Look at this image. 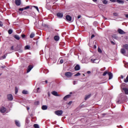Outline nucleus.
<instances>
[{
    "label": "nucleus",
    "instance_id": "f257e3e1",
    "mask_svg": "<svg viewBox=\"0 0 128 128\" xmlns=\"http://www.w3.org/2000/svg\"><path fill=\"white\" fill-rule=\"evenodd\" d=\"M64 112L62 110H58L54 112L55 114L58 116H60L62 115Z\"/></svg>",
    "mask_w": 128,
    "mask_h": 128
},
{
    "label": "nucleus",
    "instance_id": "f03ea898",
    "mask_svg": "<svg viewBox=\"0 0 128 128\" xmlns=\"http://www.w3.org/2000/svg\"><path fill=\"white\" fill-rule=\"evenodd\" d=\"M64 76H66V78H70L72 76V73L70 72H66L64 74Z\"/></svg>",
    "mask_w": 128,
    "mask_h": 128
},
{
    "label": "nucleus",
    "instance_id": "7ed1b4c3",
    "mask_svg": "<svg viewBox=\"0 0 128 128\" xmlns=\"http://www.w3.org/2000/svg\"><path fill=\"white\" fill-rule=\"evenodd\" d=\"M91 62H92V64H98V62H100V60L99 59H91Z\"/></svg>",
    "mask_w": 128,
    "mask_h": 128
},
{
    "label": "nucleus",
    "instance_id": "20e7f679",
    "mask_svg": "<svg viewBox=\"0 0 128 128\" xmlns=\"http://www.w3.org/2000/svg\"><path fill=\"white\" fill-rule=\"evenodd\" d=\"M7 98L8 100L12 101L14 100V96H12V94H8L7 95Z\"/></svg>",
    "mask_w": 128,
    "mask_h": 128
},
{
    "label": "nucleus",
    "instance_id": "39448f33",
    "mask_svg": "<svg viewBox=\"0 0 128 128\" xmlns=\"http://www.w3.org/2000/svg\"><path fill=\"white\" fill-rule=\"evenodd\" d=\"M34 66L32 65H30L27 68V74H28V72H30V70H32Z\"/></svg>",
    "mask_w": 128,
    "mask_h": 128
},
{
    "label": "nucleus",
    "instance_id": "423d86ee",
    "mask_svg": "<svg viewBox=\"0 0 128 128\" xmlns=\"http://www.w3.org/2000/svg\"><path fill=\"white\" fill-rule=\"evenodd\" d=\"M118 32L119 34H126L124 31L122 29H118Z\"/></svg>",
    "mask_w": 128,
    "mask_h": 128
},
{
    "label": "nucleus",
    "instance_id": "0eeeda50",
    "mask_svg": "<svg viewBox=\"0 0 128 128\" xmlns=\"http://www.w3.org/2000/svg\"><path fill=\"white\" fill-rule=\"evenodd\" d=\"M15 4L16 6H20L22 4V1L20 0H16Z\"/></svg>",
    "mask_w": 128,
    "mask_h": 128
},
{
    "label": "nucleus",
    "instance_id": "6e6552de",
    "mask_svg": "<svg viewBox=\"0 0 128 128\" xmlns=\"http://www.w3.org/2000/svg\"><path fill=\"white\" fill-rule=\"evenodd\" d=\"M57 16L59 18H62L64 16V14L62 13L58 12L57 14Z\"/></svg>",
    "mask_w": 128,
    "mask_h": 128
},
{
    "label": "nucleus",
    "instance_id": "1a4fd4ad",
    "mask_svg": "<svg viewBox=\"0 0 128 128\" xmlns=\"http://www.w3.org/2000/svg\"><path fill=\"white\" fill-rule=\"evenodd\" d=\"M13 36L16 38V40H20V36L18 34H15Z\"/></svg>",
    "mask_w": 128,
    "mask_h": 128
},
{
    "label": "nucleus",
    "instance_id": "9d476101",
    "mask_svg": "<svg viewBox=\"0 0 128 128\" xmlns=\"http://www.w3.org/2000/svg\"><path fill=\"white\" fill-rule=\"evenodd\" d=\"M74 70H80V65L77 64L76 66L74 67Z\"/></svg>",
    "mask_w": 128,
    "mask_h": 128
},
{
    "label": "nucleus",
    "instance_id": "9b49d317",
    "mask_svg": "<svg viewBox=\"0 0 128 128\" xmlns=\"http://www.w3.org/2000/svg\"><path fill=\"white\" fill-rule=\"evenodd\" d=\"M66 20L68 22H70V20H72V16H70L69 15L66 16Z\"/></svg>",
    "mask_w": 128,
    "mask_h": 128
},
{
    "label": "nucleus",
    "instance_id": "f8f14e48",
    "mask_svg": "<svg viewBox=\"0 0 128 128\" xmlns=\"http://www.w3.org/2000/svg\"><path fill=\"white\" fill-rule=\"evenodd\" d=\"M108 76H109V80H112V73L111 72H108Z\"/></svg>",
    "mask_w": 128,
    "mask_h": 128
},
{
    "label": "nucleus",
    "instance_id": "ddd939ff",
    "mask_svg": "<svg viewBox=\"0 0 128 128\" xmlns=\"http://www.w3.org/2000/svg\"><path fill=\"white\" fill-rule=\"evenodd\" d=\"M52 94H53V96H58V92L56 91L52 92Z\"/></svg>",
    "mask_w": 128,
    "mask_h": 128
},
{
    "label": "nucleus",
    "instance_id": "4468645a",
    "mask_svg": "<svg viewBox=\"0 0 128 128\" xmlns=\"http://www.w3.org/2000/svg\"><path fill=\"white\" fill-rule=\"evenodd\" d=\"M6 108H4V107H2L0 108V112H6Z\"/></svg>",
    "mask_w": 128,
    "mask_h": 128
},
{
    "label": "nucleus",
    "instance_id": "2eb2a0df",
    "mask_svg": "<svg viewBox=\"0 0 128 128\" xmlns=\"http://www.w3.org/2000/svg\"><path fill=\"white\" fill-rule=\"evenodd\" d=\"M71 96L70 94H68L64 98V100H66L67 98H70Z\"/></svg>",
    "mask_w": 128,
    "mask_h": 128
},
{
    "label": "nucleus",
    "instance_id": "dca6fc26",
    "mask_svg": "<svg viewBox=\"0 0 128 128\" xmlns=\"http://www.w3.org/2000/svg\"><path fill=\"white\" fill-rule=\"evenodd\" d=\"M54 40H56V42H58V40H60V36H54Z\"/></svg>",
    "mask_w": 128,
    "mask_h": 128
},
{
    "label": "nucleus",
    "instance_id": "f3484780",
    "mask_svg": "<svg viewBox=\"0 0 128 128\" xmlns=\"http://www.w3.org/2000/svg\"><path fill=\"white\" fill-rule=\"evenodd\" d=\"M123 90H124L125 92V94H128V88H122Z\"/></svg>",
    "mask_w": 128,
    "mask_h": 128
},
{
    "label": "nucleus",
    "instance_id": "a211bd4d",
    "mask_svg": "<svg viewBox=\"0 0 128 128\" xmlns=\"http://www.w3.org/2000/svg\"><path fill=\"white\" fill-rule=\"evenodd\" d=\"M15 124L17 126H18V127L20 126V123L19 121L16 120Z\"/></svg>",
    "mask_w": 128,
    "mask_h": 128
},
{
    "label": "nucleus",
    "instance_id": "6ab92c4d",
    "mask_svg": "<svg viewBox=\"0 0 128 128\" xmlns=\"http://www.w3.org/2000/svg\"><path fill=\"white\" fill-rule=\"evenodd\" d=\"M123 48L128 51V44H125L123 46Z\"/></svg>",
    "mask_w": 128,
    "mask_h": 128
},
{
    "label": "nucleus",
    "instance_id": "aec40b11",
    "mask_svg": "<svg viewBox=\"0 0 128 128\" xmlns=\"http://www.w3.org/2000/svg\"><path fill=\"white\" fill-rule=\"evenodd\" d=\"M90 94L86 95L84 98V100H86L88 98H90Z\"/></svg>",
    "mask_w": 128,
    "mask_h": 128
},
{
    "label": "nucleus",
    "instance_id": "412c9836",
    "mask_svg": "<svg viewBox=\"0 0 128 128\" xmlns=\"http://www.w3.org/2000/svg\"><path fill=\"white\" fill-rule=\"evenodd\" d=\"M42 108L43 110H48V106L44 105L42 106Z\"/></svg>",
    "mask_w": 128,
    "mask_h": 128
},
{
    "label": "nucleus",
    "instance_id": "4be33fe9",
    "mask_svg": "<svg viewBox=\"0 0 128 128\" xmlns=\"http://www.w3.org/2000/svg\"><path fill=\"white\" fill-rule=\"evenodd\" d=\"M116 2L118 4H124V2L122 0H116Z\"/></svg>",
    "mask_w": 128,
    "mask_h": 128
},
{
    "label": "nucleus",
    "instance_id": "5701e85b",
    "mask_svg": "<svg viewBox=\"0 0 128 128\" xmlns=\"http://www.w3.org/2000/svg\"><path fill=\"white\" fill-rule=\"evenodd\" d=\"M34 32L31 33V34H30V38H34Z\"/></svg>",
    "mask_w": 128,
    "mask_h": 128
},
{
    "label": "nucleus",
    "instance_id": "b1692460",
    "mask_svg": "<svg viewBox=\"0 0 128 128\" xmlns=\"http://www.w3.org/2000/svg\"><path fill=\"white\" fill-rule=\"evenodd\" d=\"M22 93L23 94H28V90H24L22 92Z\"/></svg>",
    "mask_w": 128,
    "mask_h": 128
},
{
    "label": "nucleus",
    "instance_id": "393cba45",
    "mask_svg": "<svg viewBox=\"0 0 128 128\" xmlns=\"http://www.w3.org/2000/svg\"><path fill=\"white\" fill-rule=\"evenodd\" d=\"M102 2L104 4H108V2L106 0H102Z\"/></svg>",
    "mask_w": 128,
    "mask_h": 128
},
{
    "label": "nucleus",
    "instance_id": "a878e982",
    "mask_svg": "<svg viewBox=\"0 0 128 128\" xmlns=\"http://www.w3.org/2000/svg\"><path fill=\"white\" fill-rule=\"evenodd\" d=\"M106 74H108V71L106 70L104 72L102 76H106Z\"/></svg>",
    "mask_w": 128,
    "mask_h": 128
},
{
    "label": "nucleus",
    "instance_id": "bb28decb",
    "mask_svg": "<svg viewBox=\"0 0 128 128\" xmlns=\"http://www.w3.org/2000/svg\"><path fill=\"white\" fill-rule=\"evenodd\" d=\"M120 52L123 54H126V50H124V48L121 49Z\"/></svg>",
    "mask_w": 128,
    "mask_h": 128
},
{
    "label": "nucleus",
    "instance_id": "cd10ccee",
    "mask_svg": "<svg viewBox=\"0 0 128 128\" xmlns=\"http://www.w3.org/2000/svg\"><path fill=\"white\" fill-rule=\"evenodd\" d=\"M8 34H12V30L10 29V30H8Z\"/></svg>",
    "mask_w": 128,
    "mask_h": 128
},
{
    "label": "nucleus",
    "instance_id": "c85d7f7f",
    "mask_svg": "<svg viewBox=\"0 0 128 128\" xmlns=\"http://www.w3.org/2000/svg\"><path fill=\"white\" fill-rule=\"evenodd\" d=\"M30 46L27 45L25 46V50H30Z\"/></svg>",
    "mask_w": 128,
    "mask_h": 128
},
{
    "label": "nucleus",
    "instance_id": "c756f323",
    "mask_svg": "<svg viewBox=\"0 0 128 128\" xmlns=\"http://www.w3.org/2000/svg\"><path fill=\"white\" fill-rule=\"evenodd\" d=\"M33 8H34L38 12H40V10H38V7L37 6H33Z\"/></svg>",
    "mask_w": 128,
    "mask_h": 128
},
{
    "label": "nucleus",
    "instance_id": "7c9ffc66",
    "mask_svg": "<svg viewBox=\"0 0 128 128\" xmlns=\"http://www.w3.org/2000/svg\"><path fill=\"white\" fill-rule=\"evenodd\" d=\"M124 82H128V75L126 79H124Z\"/></svg>",
    "mask_w": 128,
    "mask_h": 128
},
{
    "label": "nucleus",
    "instance_id": "2f4dec72",
    "mask_svg": "<svg viewBox=\"0 0 128 128\" xmlns=\"http://www.w3.org/2000/svg\"><path fill=\"white\" fill-rule=\"evenodd\" d=\"M34 128H40V126H38V124H34Z\"/></svg>",
    "mask_w": 128,
    "mask_h": 128
},
{
    "label": "nucleus",
    "instance_id": "473e14b6",
    "mask_svg": "<svg viewBox=\"0 0 128 128\" xmlns=\"http://www.w3.org/2000/svg\"><path fill=\"white\" fill-rule=\"evenodd\" d=\"M80 76V72H78L74 75V76Z\"/></svg>",
    "mask_w": 128,
    "mask_h": 128
},
{
    "label": "nucleus",
    "instance_id": "72a5a7b5",
    "mask_svg": "<svg viewBox=\"0 0 128 128\" xmlns=\"http://www.w3.org/2000/svg\"><path fill=\"white\" fill-rule=\"evenodd\" d=\"M18 88L16 87L15 88V94H18Z\"/></svg>",
    "mask_w": 128,
    "mask_h": 128
},
{
    "label": "nucleus",
    "instance_id": "f704fd0d",
    "mask_svg": "<svg viewBox=\"0 0 128 128\" xmlns=\"http://www.w3.org/2000/svg\"><path fill=\"white\" fill-rule=\"evenodd\" d=\"M38 104H40V102H38V101H36V102H34V103L35 106L38 105Z\"/></svg>",
    "mask_w": 128,
    "mask_h": 128
},
{
    "label": "nucleus",
    "instance_id": "c9c22d12",
    "mask_svg": "<svg viewBox=\"0 0 128 128\" xmlns=\"http://www.w3.org/2000/svg\"><path fill=\"white\" fill-rule=\"evenodd\" d=\"M113 15L114 16H118V14L115 12L113 14Z\"/></svg>",
    "mask_w": 128,
    "mask_h": 128
},
{
    "label": "nucleus",
    "instance_id": "e433bc0d",
    "mask_svg": "<svg viewBox=\"0 0 128 128\" xmlns=\"http://www.w3.org/2000/svg\"><path fill=\"white\" fill-rule=\"evenodd\" d=\"M19 10H20V12H22L23 10H24V8H20L18 9Z\"/></svg>",
    "mask_w": 128,
    "mask_h": 128
},
{
    "label": "nucleus",
    "instance_id": "4c0bfd02",
    "mask_svg": "<svg viewBox=\"0 0 128 128\" xmlns=\"http://www.w3.org/2000/svg\"><path fill=\"white\" fill-rule=\"evenodd\" d=\"M31 6H27L25 8H24V10H28V8H30Z\"/></svg>",
    "mask_w": 128,
    "mask_h": 128
},
{
    "label": "nucleus",
    "instance_id": "58836bf2",
    "mask_svg": "<svg viewBox=\"0 0 128 128\" xmlns=\"http://www.w3.org/2000/svg\"><path fill=\"white\" fill-rule=\"evenodd\" d=\"M36 92L40 93V88H38L36 90Z\"/></svg>",
    "mask_w": 128,
    "mask_h": 128
},
{
    "label": "nucleus",
    "instance_id": "ea45409f",
    "mask_svg": "<svg viewBox=\"0 0 128 128\" xmlns=\"http://www.w3.org/2000/svg\"><path fill=\"white\" fill-rule=\"evenodd\" d=\"M116 104H122V102H120V100H118V101H116Z\"/></svg>",
    "mask_w": 128,
    "mask_h": 128
},
{
    "label": "nucleus",
    "instance_id": "a19ab883",
    "mask_svg": "<svg viewBox=\"0 0 128 128\" xmlns=\"http://www.w3.org/2000/svg\"><path fill=\"white\" fill-rule=\"evenodd\" d=\"M93 48H96V42H95V44L94 45Z\"/></svg>",
    "mask_w": 128,
    "mask_h": 128
},
{
    "label": "nucleus",
    "instance_id": "79ce46f5",
    "mask_svg": "<svg viewBox=\"0 0 128 128\" xmlns=\"http://www.w3.org/2000/svg\"><path fill=\"white\" fill-rule=\"evenodd\" d=\"M4 26L2 22L0 20V26Z\"/></svg>",
    "mask_w": 128,
    "mask_h": 128
},
{
    "label": "nucleus",
    "instance_id": "37998d69",
    "mask_svg": "<svg viewBox=\"0 0 128 128\" xmlns=\"http://www.w3.org/2000/svg\"><path fill=\"white\" fill-rule=\"evenodd\" d=\"M78 84V81H74L73 82V84Z\"/></svg>",
    "mask_w": 128,
    "mask_h": 128
},
{
    "label": "nucleus",
    "instance_id": "c03bdc74",
    "mask_svg": "<svg viewBox=\"0 0 128 128\" xmlns=\"http://www.w3.org/2000/svg\"><path fill=\"white\" fill-rule=\"evenodd\" d=\"M110 42L113 46H114V44H116V43H114V42L113 41H111Z\"/></svg>",
    "mask_w": 128,
    "mask_h": 128
},
{
    "label": "nucleus",
    "instance_id": "a18cd8bd",
    "mask_svg": "<svg viewBox=\"0 0 128 128\" xmlns=\"http://www.w3.org/2000/svg\"><path fill=\"white\" fill-rule=\"evenodd\" d=\"M98 52H102V50L100 48H98Z\"/></svg>",
    "mask_w": 128,
    "mask_h": 128
},
{
    "label": "nucleus",
    "instance_id": "49530a36",
    "mask_svg": "<svg viewBox=\"0 0 128 128\" xmlns=\"http://www.w3.org/2000/svg\"><path fill=\"white\" fill-rule=\"evenodd\" d=\"M22 38H26V35L24 34H22Z\"/></svg>",
    "mask_w": 128,
    "mask_h": 128
},
{
    "label": "nucleus",
    "instance_id": "de8ad7c7",
    "mask_svg": "<svg viewBox=\"0 0 128 128\" xmlns=\"http://www.w3.org/2000/svg\"><path fill=\"white\" fill-rule=\"evenodd\" d=\"M110 2H116V0H110Z\"/></svg>",
    "mask_w": 128,
    "mask_h": 128
},
{
    "label": "nucleus",
    "instance_id": "09e8293b",
    "mask_svg": "<svg viewBox=\"0 0 128 128\" xmlns=\"http://www.w3.org/2000/svg\"><path fill=\"white\" fill-rule=\"evenodd\" d=\"M72 104V102L70 101V102L68 103V104L69 106H70V104Z\"/></svg>",
    "mask_w": 128,
    "mask_h": 128
},
{
    "label": "nucleus",
    "instance_id": "8fccbe9b",
    "mask_svg": "<svg viewBox=\"0 0 128 128\" xmlns=\"http://www.w3.org/2000/svg\"><path fill=\"white\" fill-rule=\"evenodd\" d=\"M124 66H125L126 68H128V64H124Z\"/></svg>",
    "mask_w": 128,
    "mask_h": 128
},
{
    "label": "nucleus",
    "instance_id": "3c124183",
    "mask_svg": "<svg viewBox=\"0 0 128 128\" xmlns=\"http://www.w3.org/2000/svg\"><path fill=\"white\" fill-rule=\"evenodd\" d=\"M60 64H64V60H60Z\"/></svg>",
    "mask_w": 128,
    "mask_h": 128
},
{
    "label": "nucleus",
    "instance_id": "603ef678",
    "mask_svg": "<svg viewBox=\"0 0 128 128\" xmlns=\"http://www.w3.org/2000/svg\"><path fill=\"white\" fill-rule=\"evenodd\" d=\"M11 50H14V46H12L11 47V48H10Z\"/></svg>",
    "mask_w": 128,
    "mask_h": 128
},
{
    "label": "nucleus",
    "instance_id": "864d4df0",
    "mask_svg": "<svg viewBox=\"0 0 128 128\" xmlns=\"http://www.w3.org/2000/svg\"><path fill=\"white\" fill-rule=\"evenodd\" d=\"M94 38V34H92L91 36V38Z\"/></svg>",
    "mask_w": 128,
    "mask_h": 128
},
{
    "label": "nucleus",
    "instance_id": "5fc2aeb1",
    "mask_svg": "<svg viewBox=\"0 0 128 128\" xmlns=\"http://www.w3.org/2000/svg\"><path fill=\"white\" fill-rule=\"evenodd\" d=\"M82 18V16L78 15V18Z\"/></svg>",
    "mask_w": 128,
    "mask_h": 128
},
{
    "label": "nucleus",
    "instance_id": "6e6d98bb",
    "mask_svg": "<svg viewBox=\"0 0 128 128\" xmlns=\"http://www.w3.org/2000/svg\"><path fill=\"white\" fill-rule=\"evenodd\" d=\"M3 58H6V56L4 55V56H2Z\"/></svg>",
    "mask_w": 128,
    "mask_h": 128
},
{
    "label": "nucleus",
    "instance_id": "4d7b16f0",
    "mask_svg": "<svg viewBox=\"0 0 128 128\" xmlns=\"http://www.w3.org/2000/svg\"><path fill=\"white\" fill-rule=\"evenodd\" d=\"M94 2H98V0H92Z\"/></svg>",
    "mask_w": 128,
    "mask_h": 128
},
{
    "label": "nucleus",
    "instance_id": "13d9d810",
    "mask_svg": "<svg viewBox=\"0 0 128 128\" xmlns=\"http://www.w3.org/2000/svg\"><path fill=\"white\" fill-rule=\"evenodd\" d=\"M106 114H102V116H106Z\"/></svg>",
    "mask_w": 128,
    "mask_h": 128
},
{
    "label": "nucleus",
    "instance_id": "bf43d9fd",
    "mask_svg": "<svg viewBox=\"0 0 128 128\" xmlns=\"http://www.w3.org/2000/svg\"><path fill=\"white\" fill-rule=\"evenodd\" d=\"M87 74H90V71H88V72H87Z\"/></svg>",
    "mask_w": 128,
    "mask_h": 128
},
{
    "label": "nucleus",
    "instance_id": "052dcab7",
    "mask_svg": "<svg viewBox=\"0 0 128 128\" xmlns=\"http://www.w3.org/2000/svg\"><path fill=\"white\" fill-rule=\"evenodd\" d=\"M6 68V66H1V68Z\"/></svg>",
    "mask_w": 128,
    "mask_h": 128
},
{
    "label": "nucleus",
    "instance_id": "680f3d73",
    "mask_svg": "<svg viewBox=\"0 0 128 128\" xmlns=\"http://www.w3.org/2000/svg\"><path fill=\"white\" fill-rule=\"evenodd\" d=\"M126 18H128V14L126 15Z\"/></svg>",
    "mask_w": 128,
    "mask_h": 128
},
{
    "label": "nucleus",
    "instance_id": "e2e57ef3",
    "mask_svg": "<svg viewBox=\"0 0 128 128\" xmlns=\"http://www.w3.org/2000/svg\"><path fill=\"white\" fill-rule=\"evenodd\" d=\"M19 52H22V50H20Z\"/></svg>",
    "mask_w": 128,
    "mask_h": 128
},
{
    "label": "nucleus",
    "instance_id": "0e129e2a",
    "mask_svg": "<svg viewBox=\"0 0 128 128\" xmlns=\"http://www.w3.org/2000/svg\"><path fill=\"white\" fill-rule=\"evenodd\" d=\"M30 110V108L29 107H27V110Z\"/></svg>",
    "mask_w": 128,
    "mask_h": 128
},
{
    "label": "nucleus",
    "instance_id": "69168bd1",
    "mask_svg": "<svg viewBox=\"0 0 128 128\" xmlns=\"http://www.w3.org/2000/svg\"><path fill=\"white\" fill-rule=\"evenodd\" d=\"M102 18H104V20H107V18H106V17H104V16H102Z\"/></svg>",
    "mask_w": 128,
    "mask_h": 128
},
{
    "label": "nucleus",
    "instance_id": "338daca9",
    "mask_svg": "<svg viewBox=\"0 0 128 128\" xmlns=\"http://www.w3.org/2000/svg\"><path fill=\"white\" fill-rule=\"evenodd\" d=\"M121 78H124V76L122 75V76H121Z\"/></svg>",
    "mask_w": 128,
    "mask_h": 128
},
{
    "label": "nucleus",
    "instance_id": "774afa93",
    "mask_svg": "<svg viewBox=\"0 0 128 128\" xmlns=\"http://www.w3.org/2000/svg\"><path fill=\"white\" fill-rule=\"evenodd\" d=\"M45 82H46V84H48V80H45Z\"/></svg>",
    "mask_w": 128,
    "mask_h": 128
}]
</instances>
